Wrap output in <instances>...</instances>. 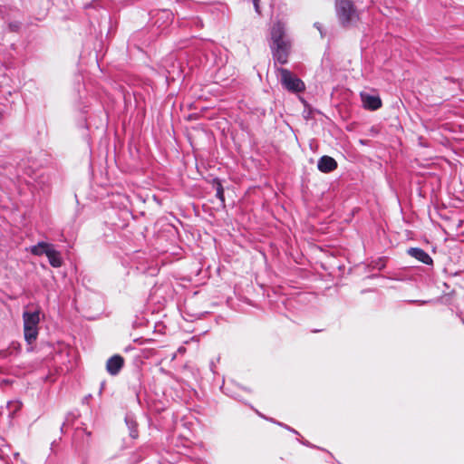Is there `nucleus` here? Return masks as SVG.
I'll return each mask as SVG.
<instances>
[{"label":"nucleus","mask_w":464,"mask_h":464,"mask_svg":"<svg viewBox=\"0 0 464 464\" xmlns=\"http://www.w3.org/2000/svg\"><path fill=\"white\" fill-rule=\"evenodd\" d=\"M335 11L338 21L343 27H349L359 20V14L352 0H336Z\"/></svg>","instance_id":"1"},{"label":"nucleus","mask_w":464,"mask_h":464,"mask_svg":"<svg viewBox=\"0 0 464 464\" xmlns=\"http://www.w3.org/2000/svg\"><path fill=\"white\" fill-rule=\"evenodd\" d=\"M23 322L24 340L28 344H32L35 342L39 334L40 312L37 310L33 312L24 311L23 313Z\"/></svg>","instance_id":"2"},{"label":"nucleus","mask_w":464,"mask_h":464,"mask_svg":"<svg viewBox=\"0 0 464 464\" xmlns=\"http://www.w3.org/2000/svg\"><path fill=\"white\" fill-rule=\"evenodd\" d=\"M277 72L280 75V82L285 90L293 93H298L304 91L305 85L304 82L288 69L280 67L277 69Z\"/></svg>","instance_id":"3"},{"label":"nucleus","mask_w":464,"mask_h":464,"mask_svg":"<svg viewBox=\"0 0 464 464\" xmlns=\"http://www.w3.org/2000/svg\"><path fill=\"white\" fill-rule=\"evenodd\" d=\"M270 48L275 63L281 65L287 63L291 52V41L270 44Z\"/></svg>","instance_id":"4"},{"label":"nucleus","mask_w":464,"mask_h":464,"mask_svg":"<svg viewBox=\"0 0 464 464\" xmlns=\"http://www.w3.org/2000/svg\"><path fill=\"white\" fill-rule=\"evenodd\" d=\"M290 41L285 35V27L284 23L278 21L275 23L271 28V43H281Z\"/></svg>","instance_id":"5"},{"label":"nucleus","mask_w":464,"mask_h":464,"mask_svg":"<svg viewBox=\"0 0 464 464\" xmlns=\"http://www.w3.org/2000/svg\"><path fill=\"white\" fill-rule=\"evenodd\" d=\"M336 160L330 156H322L317 162L318 169L323 173H330L337 169Z\"/></svg>","instance_id":"6"},{"label":"nucleus","mask_w":464,"mask_h":464,"mask_svg":"<svg viewBox=\"0 0 464 464\" xmlns=\"http://www.w3.org/2000/svg\"><path fill=\"white\" fill-rule=\"evenodd\" d=\"M361 97L365 109L375 111L382 107V100L379 96L362 93Z\"/></svg>","instance_id":"7"},{"label":"nucleus","mask_w":464,"mask_h":464,"mask_svg":"<svg viewBox=\"0 0 464 464\" xmlns=\"http://www.w3.org/2000/svg\"><path fill=\"white\" fill-rule=\"evenodd\" d=\"M407 253L411 257H414L425 265H431L433 262L430 255L420 247H411L407 250Z\"/></svg>","instance_id":"8"},{"label":"nucleus","mask_w":464,"mask_h":464,"mask_svg":"<svg viewBox=\"0 0 464 464\" xmlns=\"http://www.w3.org/2000/svg\"><path fill=\"white\" fill-rule=\"evenodd\" d=\"M125 426L129 430V436L131 440L139 437L138 423L133 414L127 413L125 416Z\"/></svg>","instance_id":"9"},{"label":"nucleus","mask_w":464,"mask_h":464,"mask_svg":"<svg viewBox=\"0 0 464 464\" xmlns=\"http://www.w3.org/2000/svg\"><path fill=\"white\" fill-rule=\"evenodd\" d=\"M46 256L48 257L49 263L53 267H61L63 265V258L61 256V253L57 251L53 246L51 249L46 252Z\"/></svg>","instance_id":"10"},{"label":"nucleus","mask_w":464,"mask_h":464,"mask_svg":"<svg viewBox=\"0 0 464 464\" xmlns=\"http://www.w3.org/2000/svg\"><path fill=\"white\" fill-rule=\"evenodd\" d=\"M52 246L53 245L42 241L39 242L37 245L32 246L30 247V252L34 256H42L44 254L46 256V252H48Z\"/></svg>","instance_id":"11"},{"label":"nucleus","mask_w":464,"mask_h":464,"mask_svg":"<svg viewBox=\"0 0 464 464\" xmlns=\"http://www.w3.org/2000/svg\"><path fill=\"white\" fill-rule=\"evenodd\" d=\"M213 186L216 189V197L220 200V204L223 208H225V195H224V188L221 183V180L218 178L213 179Z\"/></svg>","instance_id":"12"},{"label":"nucleus","mask_w":464,"mask_h":464,"mask_svg":"<svg viewBox=\"0 0 464 464\" xmlns=\"http://www.w3.org/2000/svg\"><path fill=\"white\" fill-rule=\"evenodd\" d=\"M106 369L111 375L116 374V354L111 356L107 362Z\"/></svg>","instance_id":"13"},{"label":"nucleus","mask_w":464,"mask_h":464,"mask_svg":"<svg viewBox=\"0 0 464 464\" xmlns=\"http://www.w3.org/2000/svg\"><path fill=\"white\" fill-rule=\"evenodd\" d=\"M15 8L12 5H0V17L5 18L8 14L12 11H14Z\"/></svg>","instance_id":"14"},{"label":"nucleus","mask_w":464,"mask_h":464,"mask_svg":"<svg viewBox=\"0 0 464 464\" xmlns=\"http://www.w3.org/2000/svg\"><path fill=\"white\" fill-rule=\"evenodd\" d=\"M256 412H257V414H258L259 416H261L262 418H265L266 420H268L269 421H271V422H273V423H276V425L281 426V427H283V428H285V429H286L287 430H289V431H290L291 427L287 426L286 424H284V423H282V422L276 421V420H274V419H272V418H266V417L263 416V415H262L260 412H258V411H256Z\"/></svg>","instance_id":"15"},{"label":"nucleus","mask_w":464,"mask_h":464,"mask_svg":"<svg viewBox=\"0 0 464 464\" xmlns=\"http://www.w3.org/2000/svg\"><path fill=\"white\" fill-rule=\"evenodd\" d=\"M8 27L12 32H17L20 28V24L17 22L9 23Z\"/></svg>","instance_id":"16"},{"label":"nucleus","mask_w":464,"mask_h":464,"mask_svg":"<svg viewBox=\"0 0 464 464\" xmlns=\"http://www.w3.org/2000/svg\"><path fill=\"white\" fill-rule=\"evenodd\" d=\"M86 434L87 437H90L91 436V432L90 431H86L85 429L83 428H77L76 429V431H75V437H79L81 434Z\"/></svg>","instance_id":"17"},{"label":"nucleus","mask_w":464,"mask_h":464,"mask_svg":"<svg viewBox=\"0 0 464 464\" xmlns=\"http://www.w3.org/2000/svg\"><path fill=\"white\" fill-rule=\"evenodd\" d=\"M253 2V5H254V8H255V11L260 14H261V10H260V5H259V0H252Z\"/></svg>","instance_id":"18"},{"label":"nucleus","mask_w":464,"mask_h":464,"mask_svg":"<svg viewBox=\"0 0 464 464\" xmlns=\"http://www.w3.org/2000/svg\"><path fill=\"white\" fill-rule=\"evenodd\" d=\"M11 354L9 350H1L0 351V358L5 359Z\"/></svg>","instance_id":"19"},{"label":"nucleus","mask_w":464,"mask_h":464,"mask_svg":"<svg viewBox=\"0 0 464 464\" xmlns=\"http://www.w3.org/2000/svg\"><path fill=\"white\" fill-rule=\"evenodd\" d=\"M123 364L124 359L121 356L118 355V372L122 368Z\"/></svg>","instance_id":"20"},{"label":"nucleus","mask_w":464,"mask_h":464,"mask_svg":"<svg viewBox=\"0 0 464 464\" xmlns=\"http://www.w3.org/2000/svg\"><path fill=\"white\" fill-rule=\"evenodd\" d=\"M161 15H162V17H166L168 19H172L171 18L172 17V14L169 13V11H166V10L162 11L161 12Z\"/></svg>","instance_id":"21"},{"label":"nucleus","mask_w":464,"mask_h":464,"mask_svg":"<svg viewBox=\"0 0 464 464\" xmlns=\"http://www.w3.org/2000/svg\"><path fill=\"white\" fill-rule=\"evenodd\" d=\"M104 237H105V240L107 243H111L112 240L110 239V237H111L112 239L114 238V236H113V233L110 236L106 233H104Z\"/></svg>","instance_id":"22"},{"label":"nucleus","mask_w":464,"mask_h":464,"mask_svg":"<svg viewBox=\"0 0 464 464\" xmlns=\"http://www.w3.org/2000/svg\"><path fill=\"white\" fill-rule=\"evenodd\" d=\"M143 321H144V319H143V318H141V319L137 318V320L134 322V325H135V326H138V325H139V326H140V325H142V324H143Z\"/></svg>","instance_id":"23"},{"label":"nucleus","mask_w":464,"mask_h":464,"mask_svg":"<svg viewBox=\"0 0 464 464\" xmlns=\"http://www.w3.org/2000/svg\"><path fill=\"white\" fill-rule=\"evenodd\" d=\"M105 385H106L105 382H101V387H100V392H99V393H100V394H101V393H102V392L104 390Z\"/></svg>","instance_id":"24"},{"label":"nucleus","mask_w":464,"mask_h":464,"mask_svg":"<svg viewBox=\"0 0 464 464\" xmlns=\"http://www.w3.org/2000/svg\"><path fill=\"white\" fill-rule=\"evenodd\" d=\"M65 424H66V421H65V422H63V425H62V427H61V431H62V432H63V428H64Z\"/></svg>","instance_id":"25"},{"label":"nucleus","mask_w":464,"mask_h":464,"mask_svg":"<svg viewBox=\"0 0 464 464\" xmlns=\"http://www.w3.org/2000/svg\"><path fill=\"white\" fill-rule=\"evenodd\" d=\"M290 431L295 433V434H298V432L295 430H294L293 428H291Z\"/></svg>","instance_id":"26"},{"label":"nucleus","mask_w":464,"mask_h":464,"mask_svg":"<svg viewBox=\"0 0 464 464\" xmlns=\"http://www.w3.org/2000/svg\"><path fill=\"white\" fill-rule=\"evenodd\" d=\"M303 444L306 445V446H310V443L308 441H304L302 442Z\"/></svg>","instance_id":"27"},{"label":"nucleus","mask_w":464,"mask_h":464,"mask_svg":"<svg viewBox=\"0 0 464 464\" xmlns=\"http://www.w3.org/2000/svg\"><path fill=\"white\" fill-rule=\"evenodd\" d=\"M20 407H21L20 403H17L15 410L20 409Z\"/></svg>","instance_id":"28"},{"label":"nucleus","mask_w":464,"mask_h":464,"mask_svg":"<svg viewBox=\"0 0 464 464\" xmlns=\"http://www.w3.org/2000/svg\"><path fill=\"white\" fill-rule=\"evenodd\" d=\"M315 25H317V24H315ZM318 28V30L320 31V33L322 34V31H321V27L319 26H316Z\"/></svg>","instance_id":"29"},{"label":"nucleus","mask_w":464,"mask_h":464,"mask_svg":"<svg viewBox=\"0 0 464 464\" xmlns=\"http://www.w3.org/2000/svg\"><path fill=\"white\" fill-rule=\"evenodd\" d=\"M90 396H91V395H89L88 397H85V398H84V401L89 400V397H90Z\"/></svg>","instance_id":"30"},{"label":"nucleus","mask_w":464,"mask_h":464,"mask_svg":"<svg viewBox=\"0 0 464 464\" xmlns=\"http://www.w3.org/2000/svg\"><path fill=\"white\" fill-rule=\"evenodd\" d=\"M460 319H461L462 323L464 324V318H463V317H460Z\"/></svg>","instance_id":"31"}]
</instances>
